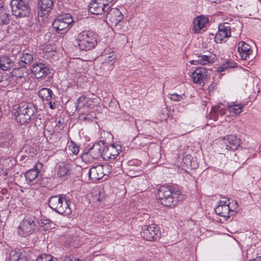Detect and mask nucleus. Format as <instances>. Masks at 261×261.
Segmentation results:
<instances>
[{"label": "nucleus", "instance_id": "nucleus-1", "mask_svg": "<svg viewBox=\"0 0 261 261\" xmlns=\"http://www.w3.org/2000/svg\"><path fill=\"white\" fill-rule=\"evenodd\" d=\"M35 110L34 106L32 103L22 101L19 105L14 106L12 113L17 122L24 124L30 121Z\"/></svg>", "mask_w": 261, "mask_h": 261}, {"label": "nucleus", "instance_id": "nucleus-2", "mask_svg": "<svg viewBox=\"0 0 261 261\" xmlns=\"http://www.w3.org/2000/svg\"><path fill=\"white\" fill-rule=\"evenodd\" d=\"M98 147V145H94L88 153L83 155V158L84 160H87L89 155H90L93 159H97L100 156H101L104 160H109L115 159L119 154V149L117 148L113 144L105 147L102 151H100Z\"/></svg>", "mask_w": 261, "mask_h": 261}, {"label": "nucleus", "instance_id": "nucleus-3", "mask_svg": "<svg viewBox=\"0 0 261 261\" xmlns=\"http://www.w3.org/2000/svg\"><path fill=\"white\" fill-rule=\"evenodd\" d=\"M70 200L62 195L50 197L48 201L49 206L54 211L62 215H70L72 211L70 207Z\"/></svg>", "mask_w": 261, "mask_h": 261}, {"label": "nucleus", "instance_id": "nucleus-4", "mask_svg": "<svg viewBox=\"0 0 261 261\" xmlns=\"http://www.w3.org/2000/svg\"><path fill=\"white\" fill-rule=\"evenodd\" d=\"M97 43L96 36L91 32L83 31L80 33L74 42L75 46L82 50H88L93 48Z\"/></svg>", "mask_w": 261, "mask_h": 261}, {"label": "nucleus", "instance_id": "nucleus-5", "mask_svg": "<svg viewBox=\"0 0 261 261\" xmlns=\"http://www.w3.org/2000/svg\"><path fill=\"white\" fill-rule=\"evenodd\" d=\"M171 188L169 187L162 186L158 190V200L163 205L172 206L176 204L177 200L174 199V195Z\"/></svg>", "mask_w": 261, "mask_h": 261}, {"label": "nucleus", "instance_id": "nucleus-6", "mask_svg": "<svg viewBox=\"0 0 261 261\" xmlns=\"http://www.w3.org/2000/svg\"><path fill=\"white\" fill-rule=\"evenodd\" d=\"M10 5L12 14L16 16L23 17L30 14L29 0H12Z\"/></svg>", "mask_w": 261, "mask_h": 261}, {"label": "nucleus", "instance_id": "nucleus-7", "mask_svg": "<svg viewBox=\"0 0 261 261\" xmlns=\"http://www.w3.org/2000/svg\"><path fill=\"white\" fill-rule=\"evenodd\" d=\"M111 168L108 165H98L94 166L89 170V177L93 181L99 180L110 173Z\"/></svg>", "mask_w": 261, "mask_h": 261}, {"label": "nucleus", "instance_id": "nucleus-8", "mask_svg": "<svg viewBox=\"0 0 261 261\" xmlns=\"http://www.w3.org/2000/svg\"><path fill=\"white\" fill-rule=\"evenodd\" d=\"M37 225L35 222L34 218H28L24 219L20 223L18 233L23 237L32 234L36 229Z\"/></svg>", "mask_w": 261, "mask_h": 261}, {"label": "nucleus", "instance_id": "nucleus-9", "mask_svg": "<svg viewBox=\"0 0 261 261\" xmlns=\"http://www.w3.org/2000/svg\"><path fill=\"white\" fill-rule=\"evenodd\" d=\"M73 21L71 16L66 14L58 16L53 23V27L59 33L65 30Z\"/></svg>", "mask_w": 261, "mask_h": 261}, {"label": "nucleus", "instance_id": "nucleus-10", "mask_svg": "<svg viewBox=\"0 0 261 261\" xmlns=\"http://www.w3.org/2000/svg\"><path fill=\"white\" fill-rule=\"evenodd\" d=\"M142 236L147 241H155L160 238L159 229L153 224L145 226L143 229Z\"/></svg>", "mask_w": 261, "mask_h": 261}, {"label": "nucleus", "instance_id": "nucleus-11", "mask_svg": "<svg viewBox=\"0 0 261 261\" xmlns=\"http://www.w3.org/2000/svg\"><path fill=\"white\" fill-rule=\"evenodd\" d=\"M218 29L215 37V40L217 43H222L225 42L226 39L230 36V28L227 23L220 24Z\"/></svg>", "mask_w": 261, "mask_h": 261}, {"label": "nucleus", "instance_id": "nucleus-12", "mask_svg": "<svg viewBox=\"0 0 261 261\" xmlns=\"http://www.w3.org/2000/svg\"><path fill=\"white\" fill-rule=\"evenodd\" d=\"M229 203L228 199L220 201L219 205L215 209L216 213L226 219L229 218L230 217V214L233 213L230 208Z\"/></svg>", "mask_w": 261, "mask_h": 261}, {"label": "nucleus", "instance_id": "nucleus-13", "mask_svg": "<svg viewBox=\"0 0 261 261\" xmlns=\"http://www.w3.org/2000/svg\"><path fill=\"white\" fill-rule=\"evenodd\" d=\"M123 16L120 10L116 8H111L107 13L106 19L112 25H116L123 19Z\"/></svg>", "mask_w": 261, "mask_h": 261}, {"label": "nucleus", "instance_id": "nucleus-14", "mask_svg": "<svg viewBox=\"0 0 261 261\" xmlns=\"http://www.w3.org/2000/svg\"><path fill=\"white\" fill-rule=\"evenodd\" d=\"M207 71L206 69L200 67L197 68L191 74V77L194 83L201 84L206 78Z\"/></svg>", "mask_w": 261, "mask_h": 261}, {"label": "nucleus", "instance_id": "nucleus-15", "mask_svg": "<svg viewBox=\"0 0 261 261\" xmlns=\"http://www.w3.org/2000/svg\"><path fill=\"white\" fill-rule=\"evenodd\" d=\"M108 8L106 7V4H102L98 0H95L90 4L89 8V11L92 14L95 15H99L102 14L103 12L108 11Z\"/></svg>", "mask_w": 261, "mask_h": 261}, {"label": "nucleus", "instance_id": "nucleus-16", "mask_svg": "<svg viewBox=\"0 0 261 261\" xmlns=\"http://www.w3.org/2000/svg\"><path fill=\"white\" fill-rule=\"evenodd\" d=\"M49 69L42 63L35 64L32 68V72L37 78H41L48 73Z\"/></svg>", "mask_w": 261, "mask_h": 261}, {"label": "nucleus", "instance_id": "nucleus-17", "mask_svg": "<svg viewBox=\"0 0 261 261\" xmlns=\"http://www.w3.org/2000/svg\"><path fill=\"white\" fill-rule=\"evenodd\" d=\"M38 5L40 10L39 14L42 16L48 14L51 10L54 5V0H39Z\"/></svg>", "mask_w": 261, "mask_h": 261}, {"label": "nucleus", "instance_id": "nucleus-18", "mask_svg": "<svg viewBox=\"0 0 261 261\" xmlns=\"http://www.w3.org/2000/svg\"><path fill=\"white\" fill-rule=\"evenodd\" d=\"M197 166L196 163L192 161L191 156L190 154L184 156L180 162V168L185 172H189V170L195 169Z\"/></svg>", "mask_w": 261, "mask_h": 261}, {"label": "nucleus", "instance_id": "nucleus-19", "mask_svg": "<svg viewBox=\"0 0 261 261\" xmlns=\"http://www.w3.org/2000/svg\"><path fill=\"white\" fill-rule=\"evenodd\" d=\"M238 49L243 60H246L252 52L250 46L244 41L239 43Z\"/></svg>", "mask_w": 261, "mask_h": 261}, {"label": "nucleus", "instance_id": "nucleus-20", "mask_svg": "<svg viewBox=\"0 0 261 261\" xmlns=\"http://www.w3.org/2000/svg\"><path fill=\"white\" fill-rule=\"evenodd\" d=\"M89 102V101H87L85 96H81L77 100L76 109L81 113L86 114L89 113L88 108L90 105Z\"/></svg>", "mask_w": 261, "mask_h": 261}, {"label": "nucleus", "instance_id": "nucleus-21", "mask_svg": "<svg viewBox=\"0 0 261 261\" xmlns=\"http://www.w3.org/2000/svg\"><path fill=\"white\" fill-rule=\"evenodd\" d=\"M14 66V62L7 56L0 57V69L7 71L11 69Z\"/></svg>", "mask_w": 261, "mask_h": 261}, {"label": "nucleus", "instance_id": "nucleus-22", "mask_svg": "<svg viewBox=\"0 0 261 261\" xmlns=\"http://www.w3.org/2000/svg\"><path fill=\"white\" fill-rule=\"evenodd\" d=\"M9 258L10 261H29L28 254L25 252L12 251Z\"/></svg>", "mask_w": 261, "mask_h": 261}, {"label": "nucleus", "instance_id": "nucleus-23", "mask_svg": "<svg viewBox=\"0 0 261 261\" xmlns=\"http://www.w3.org/2000/svg\"><path fill=\"white\" fill-rule=\"evenodd\" d=\"M224 140L229 145V148L233 150L237 149L240 145V140L236 136L228 135L224 138Z\"/></svg>", "mask_w": 261, "mask_h": 261}, {"label": "nucleus", "instance_id": "nucleus-24", "mask_svg": "<svg viewBox=\"0 0 261 261\" xmlns=\"http://www.w3.org/2000/svg\"><path fill=\"white\" fill-rule=\"evenodd\" d=\"M207 21L208 19L206 17L203 16H197L193 22V30L195 33L198 32L204 27V25L207 22Z\"/></svg>", "mask_w": 261, "mask_h": 261}, {"label": "nucleus", "instance_id": "nucleus-25", "mask_svg": "<svg viewBox=\"0 0 261 261\" xmlns=\"http://www.w3.org/2000/svg\"><path fill=\"white\" fill-rule=\"evenodd\" d=\"M244 105L242 104H235L234 102L228 103L227 106L228 110L230 113H233L236 115H239L242 112Z\"/></svg>", "mask_w": 261, "mask_h": 261}, {"label": "nucleus", "instance_id": "nucleus-26", "mask_svg": "<svg viewBox=\"0 0 261 261\" xmlns=\"http://www.w3.org/2000/svg\"><path fill=\"white\" fill-rule=\"evenodd\" d=\"M71 168L68 164L61 163L58 167L57 174L59 176L63 177L70 174Z\"/></svg>", "mask_w": 261, "mask_h": 261}, {"label": "nucleus", "instance_id": "nucleus-27", "mask_svg": "<svg viewBox=\"0 0 261 261\" xmlns=\"http://www.w3.org/2000/svg\"><path fill=\"white\" fill-rule=\"evenodd\" d=\"M52 91L46 88L41 89L39 91V96L43 100L49 101L51 99L52 97Z\"/></svg>", "mask_w": 261, "mask_h": 261}, {"label": "nucleus", "instance_id": "nucleus-28", "mask_svg": "<svg viewBox=\"0 0 261 261\" xmlns=\"http://www.w3.org/2000/svg\"><path fill=\"white\" fill-rule=\"evenodd\" d=\"M192 64L197 65L200 64L201 65H206L210 62L208 57L207 56H198L196 60L191 61Z\"/></svg>", "mask_w": 261, "mask_h": 261}, {"label": "nucleus", "instance_id": "nucleus-29", "mask_svg": "<svg viewBox=\"0 0 261 261\" xmlns=\"http://www.w3.org/2000/svg\"><path fill=\"white\" fill-rule=\"evenodd\" d=\"M10 21L9 15L4 8L0 9V24H8Z\"/></svg>", "mask_w": 261, "mask_h": 261}, {"label": "nucleus", "instance_id": "nucleus-30", "mask_svg": "<svg viewBox=\"0 0 261 261\" xmlns=\"http://www.w3.org/2000/svg\"><path fill=\"white\" fill-rule=\"evenodd\" d=\"M38 173L39 171L37 169H32L25 173V176L29 182H31L36 178Z\"/></svg>", "mask_w": 261, "mask_h": 261}, {"label": "nucleus", "instance_id": "nucleus-31", "mask_svg": "<svg viewBox=\"0 0 261 261\" xmlns=\"http://www.w3.org/2000/svg\"><path fill=\"white\" fill-rule=\"evenodd\" d=\"M33 61V57L32 54L29 53H23L21 58V63H19L21 66H24V64H30Z\"/></svg>", "mask_w": 261, "mask_h": 261}, {"label": "nucleus", "instance_id": "nucleus-32", "mask_svg": "<svg viewBox=\"0 0 261 261\" xmlns=\"http://www.w3.org/2000/svg\"><path fill=\"white\" fill-rule=\"evenodd\" d=\"M27 73L25 69L20 68H15L12 71V75L16 77L22 78L24 77Z\"/></svg>", "mask_w": 261, "mask_h": 261}, {"label": "nucleus", "instance_id": "nucleus-33", "mask_svg": "<svg viewBox=\"0 0 261 261\" xmlns=\"http://www.w3.org/2000/svg\"><path fill=\"white\" fill-rule=\"evenodd\" d=\"M36 261H58V260L56 257H54L49 254H42L39 255L37 257Z\"/></svg>", "mask_w": 261, "mask_h": 261}, {"label": "nucleus", "instance_id": "nucleus-34", "mask_svg": "<svg viewBox=\"0 0 261 261\" xmlns=\"http://www.w3.org/2000/svg\"><path fill=\"white\" fill-rule=\"evenodd\" d=\"M39 224L44 230H47L50 228L51 226L48 220H42L39 222Z\"/></svg>", "mask_w": 261, "mask_h": 261}, {"label": "nucleus", "instance_id": "nucleus-35", "mask_svg": "<svg viewBox=\"0 0 261 261\" xmlns=\"http://www.w3.org/2000/svg\"><path fill=\"white\" fill-rule=\"evenodd\" d=\"M220 147L222 153H225L227 151L230 150L229 145L227 143V142L224 140L223 138L220 142Z\"/></svg>", "mask_w": 261, "mask_h": 261}, {"label": "nucleus", "instance_id": "nucleus-36", "mask_svg": "<svg viewBox=\"0 0 261 261\" xmlns=\"http://www.w3.org/2000/svg\"><path fill=\"white\" fill-rule=\"evenodd\" d=\"M103 59L106 62H114L115 59V55L114 53H110L109 54L103 55Z\"/></svg>", "mask_w": 261, "mask_h": 261}, {"label": "nucleus", "instance_id": "nucleus-37", "mask_svg": "<svg viewBox=\"0 0 261 261\" xmlns=\"http://www.w3.org/2000/svg\"><path fill=\"white\" fill-rule=\"evenodd\" d=\"M234 63L232 62H227L223 65L221 67H220L218 68V71L221 72L223 71L224 69L226 68H232L234 67Z\"/></svg>", "mask_w": 261, "mask_h": 261}, {"label": "nucleus", "instance_id": "nucleus-38", "mask_svg": "<svg viewBox=\"0 0 261 261\" xmlns=\"http://www.w3.org/2000/svg\"><path fill=\"white\" fill-rule=\"evenodd\" d=\"M209 117L211 119H213L214 120H216L217 119V115L216 113V110L215 109H212L211 112L209 114Z\"/></svg>", "mask_w": 261, "mask_h": 261}, {"label": "nucleus", "instance_id": "nucleus-39", "mask_svg": "<svg viewBox=\"0 0 261 261\" xmlns=\"http://www.w3.org/2000/svg\"><path fill=\"white\" fill-rule=\"evenodd\" d=\"M63 261H81L79 258H76L75 257L70 255L64 257Z\"/></svg>", "mask_w": 261, "mask_h": 261}, {"label": "nucleus", "instance_id": "nucleus-40", "mask_svg": "<svg viewBox=\"0 0 261 261\" xmlns=\"http://www.w3.org/2000/svg\"><path fill=\"white\" fill-rule=\"evenodd\" d=\"M168 97L172 100L178 101L179 99V95L176 93L169 94Z\"/></svg>", "mask_w": 261, "mask_h": 261}, {"label": "nucleus", "instance_id": "nucleus-41", "mask_svg": "<svg viewBox=\"0 0 261 261\" xmlns=\"http://www.w3.org/2000/svg\"><path fill=\"white\" fill-rule=\"evenodd\" d=\"M99 2H101L103 4H106V7L108 8V9H109L110 7L109 6V3H111L114 1V0H98Z\"/></svg>", "mask_w": 261, "mask_h": 261}, {"label": "nucleus", "instance_id": "nucleus-42", "mask_svg": "<svg viewBox=\"0 0 261 261\" xmlns=\"http://www.w3.org/2000/svg\"><path fill=\"white\" fill-rule=\"evenodd\" d=\"M71 146H69V148H70V150H71V151L73 152V154H76L79 152V148L75 146H72V148H70Z\"/></svg>", "mask_w": 261, "mask_h": 261}, {"label": "nucleus", "instance_id": "nucleus-43", "mask_svg": "<svg viewBox=\"0 0 261 261\" xmlns=\"http://www.w3.org/2000/svg\"><path fill=\"white\" fill-rule=\"evenodd\" d=\"M49 108L51 109H54V105H55V103H53L52 102H49Z\"/></svg>", "mask_w": 261, "mask_h": 261}, {"label": "nucleus", "instance_id": "nucleus-44", "mask_svg": "<svg viewBox=\"0 0 261 261\" xmlns=\"http://www.w3.org/2000/svg\"><path fill=\"white\" fill-rule=\"evenodd\" d=\"M220 113L221 114V115H224L225 114V111L224 110H221L220 111Z\"/></svg>", "mask_w": 261, "mask_h": 261}, {"label": "nucleus", "instance_id": "nucleus-45", "mask_svg": "<svg viewBox=\"0 0 261 261\" xmlns=\"http://www.w3.org/2000/svg\"><path fill=\"white\" fill-rule=\"evenodd\" d=\"M3 8H4L3 4H2V1H0V9H3Z\"/></svg>", "mask_w": 261, "mask_h": 261}, {"label": "nucleus", "instance_id": "nucleus-46", "mask_svg": "<svg viewBox=\"0 0 261 261\" xmlns=\"http://www.w3.org/2000/svg\"><path fill=\"white\" fill-rule=\"evenodd\" d=\"M129 174H129V175H130V176H134V177H136V176H137V175H131V174H130V173Z\"/></svg>", "mask_w": 261, "mask_h": 261}, {"label": "nucleus", "instance_id": "nucleus-47", "mask_svg": "<svg viewBox=\"0 0 261 261\" xmlns=\"http://www.w3.org/2000/svg\"><path fill=\"white\" fill-rule=\"evenodd\" d=\"M257 258V260H259L260 259V257H258Z\"/></svg>", "mask_w": 261, "mask_h": 261}, {"label": "nucleus", "instance_id": "nucleus-48", "mask_svg": "<svg viewBox=\"0 0 261 261\" xmlns=\"http://www.w3.org/2000/svg\"><path fill=\"white\" fill-rule=\"evenodd\" d=\"M39 165L42 166V164L41 163H39Z\"/></svg>", "mask_w": 261, "mask_h": 261}, {"label": "nucleus", "instance_id": "nucleus-49", "mask_svg": "<svg viewBox=\"0 0 261 261\" xmlns=\"http://www.w3.org/2000/svg\"><path fill=\"white\" fill-rule=\"evenodd\" d=\"M1 116V112H0V116Z\"/></svg>", "mask_w": 261, "mask_h": 261}]
</instances>
